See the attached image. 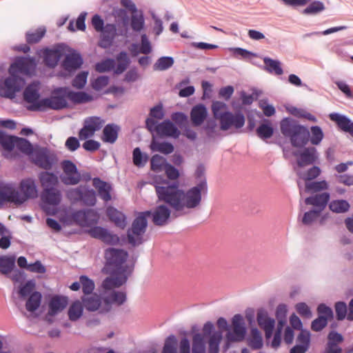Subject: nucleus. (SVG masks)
I'll return each mask as SVG.
<instances>
[{"instance_id":"obj_1","label":"nucleus","mask_w":353,"mask_h":353,"mask_svg":"<svg viewBox=\"0 0 353 353\" xmlns=\"http://www.w3.org/2000/svg\"><path fill=\"white\" fill-rule=\"evenodd\" d=\"M205 167L199 164L195 171L196 185L187 191L179 188L178 183H170L168 180L161 181L160 185L157 181L154 185L159 201L171 207L176 213L184 209H194L198 207L202 199V194L208 193V184L205 175Z\"/></svg>"},{"instance_id":"obj_2","label":"nucleus","mask_w":353,"mask_h":353,"mask_svg":"<svg viewBox=\"0 0 353 353\" xmlns=\"http://www.w3.org/2000/svg\"><path fill=\"white\" fill-rule=\"evenodd\" d=\"M280 129L282 134L290 139L292 145L294 148H303L309 141L310 131L292 118L283 119L280 122Z\"/></svg>"},{"instance_id":"obj_3","label":"nucleus","mask_w":353,"mask_h":353,"mask_svg":"<svg viewBox=\"0 0 353 353\" xmlns=\"http://www.w3.org/2000/svg\"><path fill=\"white\" fill-rule=\"evenodd\" d=\"M128 254L122 249L109 248L105 250V264L104 270L107 274H128L133 267L124 265Z\"/></svg>"},{"instance_id":"obj_4","label":"nucleus","mask_w":353,"mask_h":353,"mask_svg":"<svg viewBox=\"0 0 353 353\" xmlns=\"http://www.w3.org/2000/svg\"><path fill=\"white\" fill-rule=\"evenodd\" d=\"M151 214L150 210L139 212L127 231V238L129 244L133 247L139 246L144 241L143 235L148 227L147 218Z\"/></svg>"},{"instance_id":"obj_5","label":"nucleus","mask_w":353,"mask_h":353,"mask_svg":"<svg viewBox=\"0 0 353 353\" xmlns=\"http://www.w3.org/2000/svg\"><path fill=\"white\" fill-rule=\"evenodd\" d=\"M25 85V80L19 75L9 73V76L0 81V96L12 99L16 94L21 90Z\"/></svg>"},{"instance_id":"obj_6","label":"nucleus","mask_w":353,"mask_h":353,"mask_svg":"<svg viewBox=\"0 0 353 353\" xmlns=\"http://www.w3.org/2000/svg\"><path fill=\"white\" fill-rule=\"evenodd\" d=\"M61 192L57 188H48L42 190L41 200L42 209L48 214H54L55 211L51 210V206H57L61 201Z\"/></svg>"},{"instance_id":"obj_7","label":"nucleus","mask_w":353,"mask_h":353,"mask_svg":"<svg viewBox=\"0 0 353 353\" xmlns=\"http://www.w3.org/2000/svg\"><path fill=\"white\" fill-rule=\"evenodd\" d=\"M72 220L81 227H90L97 223L99 214L92 209H83L71 213Z\"/></svg>"},{"instance_id":"obj_8","label":"nucleus","mask_w":353,"mask_h":353,"mask_svg":"<svg viewBox=\"0 0 353 353\" xmlns=\"http://www.w3.org/2000/svg\"><path fill=\"white\" fill-rule=\"evenodd\" d=\"M59 88H55L50 97L41 99V108L40 111H44L46 109L59 110L68 108V102L65 99L66 94L58 92Z\"/></svg>"},{"instance_id":"obj_9","label":"nucleus","mask_w":353,"mask_h":353,"mask_svg":"<svg viewBox=\"0 0 353 353\" xmlns=\"http://www.w3.org/2000/svg\"><path fill=\"white\" fill-rule=\"evenodd\" d=\"M232 332L227 333V341L232 343L243 341L246 334V327L243 316L240 314H235L232 319Z\"/></svg>"},{"instance_id":"obj_10","label":"nucleus","mask_w":353,"mask_h":353,"mask_svg":"<svg viewBox=\"0 0 353 353\" xmlns=\"http://www.w3.org/2000/svg\"><path fill=\"white\" fill-rule=\"evenodd\" d=\"M89 234L96 239L101 241L107 245H116L119 243L120 239L117 234L110 232L108 229L101 226H94L89 230Z\"/></svg>"},{"instance_id":"obj_11","label":"nucleus","mask_w":353,"mask_h":353,"mask_svg":"<svg viewBox=\"0 0 353 353\" xmlns=\"http://www.w3.org/2000/svg\"><path fill=\"white\" fill-rule=\"evenodd\" d=\"M33 163L38 167L46 170H51L56 163V158L50 156L46 148H39L32 153Z\"/></svg>"},{"instance_id":"obj_12","label":"nucleus","mask_w":353,"mask_h":353,"mask_svg":"<svg viewBox=\"0 0 353 353\" xmlns=\"http://www.w3.org/2000/svg\"><path fill=\"white\" fill-rule=\"evenodd\" d=\"M219 120L222 130H227L232 126L239 129L245 124V117L241 112L233 114L230 112H223Z\"/></svg>"},{"instance_id":"obj_13","label":"nucleus","mask_w":353,"mask_h":353,"mask_svg":"<svg viewBox=\"0 0 353 353\" xmlns=\"http://www.w3.org/2000/svg\"><path fill=\"white\" fill-rule=\"evenodd\" d=\"M34 59L32 57H17L10 65L8 72L15 75L19 74H28L34 66Z\"/></svg>"},{"instance_id":"obj_14","label":"nucleus","mask_w":353,"mask_h":353,"mask_svg":"<svg viewBox=\"0 0 353 353\" xmlns=\"http://www.w3.org/2000/svg\"><path fill=\"white\" fill-rule=\"evenodd\" d=\"M294 155L297 157L296 163L300 168L314 164L319 158L314 147H303L302 150L294 152Z\"/></svg>"},{"instance_id":"obj_15","label":"nucleus","mask_w":353,"mask_h":353,"mask_svg":"<svg viewBox=\"0 0 353 353\" xmlns=\"http://www.w3.org/2000/svg\"><path fill=\"white\" fill-rule=\"evenodd\" d=\"M40 94L36 85H28L23 91V99L31 105L28 110L31 111H40L41 108V99H39Z\"/></svg>"},{"instance_id":"obj_16","label":"nucleus","mask_w":353,"mask_h":353,"mask_svg":"<svg viewBox=\"0 0 353 353\" xmlns=\"http://www.w3.org/2000/svg\"><path fill=\"white\" fill-rule=\"evenodd\" d=\"M65 49L62 44H59L54 48H46L43 51V62L50 68H55L61 58L64 55Z\"/></svg>"},{"instance_id":"obj_17","label":"nucleus","mask_w":353,"mask_h":353,"mask_svg":"<svg viewBox=\"0 0 353 353\" xmlns=\"http://www.w3.org/2000/svg\"><path fill=\"white\" fill-rule=\"evenodd\" d=\"M83 63V60L81 54L73 51L65 56L61 66L65 71L72 73L79 69Z\"/></svg>"},{"instance_id":"obj_18","label":"nucleus","mask_w":353,"mask_h":353,"mask_svg":"<svg viewBox=\"0 0 353 353\" xmlns=\"http://www.w3.org/2000/svg\"><path fill=\"white\" fill-rule=\"evenodd\" d=\"M117 26L114 23H106L104 26V29L101 30L100 39L99 41V46L103 49H107L110 48L117 34Z\"/></svg>"},{"instance_id":"obj_19","label":"nucleus","mask_w":353,"mask_h":353,"mask_svg":"<svg viewBox=\"0 0 353 353\" xmlns=\"http://www.w3.org/2000/svg\"><path fill=\"white\" fill-rule=\"evenodd\" d=\"M21 191L18 192V205L23 203L30 198H35L37 196V190L34 181L30 179L23 180L21 182Z\"/></svg>"},{"instance_id":"obj_20","label":"nucleus","mask_w":353,"mask_h":353,"mask_svg":"<svg viewBox=\"0 0 353 353\" xmlns=\"http://www.w3.org/2000/svg\"><path fill=\"white\" fill-rule=\"evenodd\" d=\"M170 214L171 210L168 206L161 204L157 205L153 211H151L150 216H152V222L155 225L163 226L168 223Z\"/></svg>"},{"instance_id":"obj_21","label":"nucleus","mask_w":353,"mask_h":353,"mask_svg":"<svg viewBox=\"0 0 353 353\" xmlns=\"http://www.w3.org/2000/svg\"><path fill=\"white\" fill-rule=\"evenodd\" d=\"M131 274L132 270H130L128 274H110L111 276L105 278L103 281L101 286L105 290H110L114 288H119L126 283L128 276Z\"/></svg>"},{"instance_id":"obj_22","label":"nucleus","mask_w":353,"mask_h":353,"mask_svg":"<svg viewBox=\"0 0 353 353\" xmlns=\"http://www.w3.org/2000/svg\"><path fill=\"white\" fill-rule=\"evenodd\" d=\"M58 92L64 93L72 103L81 104L91 101L93 98L91 95L85 92H74L70 90L68 87L59 88Z\"/></svg>"},{"instance_id":"obj_23","label":"nucleus","mask_w":353,"mask_h":353,"mask_svg":"<svg viewBox=\"0 0 353 353\" xmlns=\"http://www.w3.org/2000/svg\"><path fill=\"white\" fill-rule=\"evenodd\" d=\"M329 117L331 121L335 122L339 128L353 137V121L350 118L336 112L330 114Z\"/></svg>"},{"instance_id":"obj_24","label":"nucleus","mask_w":353,"mask_h":353,"mask_svg":"<svg viewBox=\"0 0 353 353\" xmlns=\"http://www.w3.org/2000/svg\"><path fill=\"white\" fill-rule=\"evenodd\" d=\"M181 132L170 120H165L157 125V134L160 137H169L177 139Z\"/></svg>"},{"instance_id":"obj_25","label":"nucleus","mask_w":353,"mask_h":353,"mask_svg":"<svg viewBox=\"0 0 353 353\" xmlns=\"http://www.w3.org/2000/svg\"><path fill=\"white\" fill-rule=\"evenodd\" d=\"M106 214L109 220L114 223L116 227L123 230L127 225V217L117 208L110 206L106 210Z\"/></svg>"},{"instance_id":"obj_26","label":"nucleus","mask_w":353,"mask_h":353,"mask_svg":"<svg viewBox=\"0 0 353 353\" xmlns=\"http://www.w3.org/2000/svg\"><path fill=\"white\" fill-rule=\"evenodd\" d=\"M208 116L206 107L203 104L194 105L190 111V120L194 127L201 125Z\"/></svg>"},{"instance_id":"obj_27","label":"nucleus","mask_w":353,"mask_h":353,"mask_svg":"<svg viewBox=\"0 0 353 353\" xmlns=\"http://www.w3.org/2000/svg\"><path fill=\"white\" fill-rule=\"evenodd\" d=\"M330 198V193L323 192L321 194H317L314 196L307 197L305 199V203L306 205H311L318 208L319 209L317 211H320L321 213L327 205Z\"/></svg>"},{"instance_id":"obj_28","label":"nucleus","mask_w":353,"mask_h":353,"mask_svg":"<svg viewBox=\"0 0 353 353\" xmlns=\"http://www.w3.org/2000/svg\"><path fill=\"white\" fill-rule=\"evenodd\" d=\"M93 186L97 190L99 196L105 202L111 200L110 191L112 190L111 185L105 181H102L98 177H95L92 180Z\"/></svg>"},{"instance_id":"obj_29","label":"nucleus","mask_w":353,"mask_h":353,"mask_svg":"<svg viewBox=\"0 0 353 353\" xmlns=\"http://www.w3.org/2000/svg\"><path fill=\"white\" fill-rule=\"evenodd\" d=\"M67 304L68 299L65 296H55L52 297L49 303L47 318L54 316L61 312L67 306Z\"/></svg>"},{"instance_id":"obj_30","label":"nucleus","mask_w":353,"mask_h":353,"mask_svg":"<svg viewBox=\"0 0 353 353\" xmlns=\"http://www.w3.org/2000/svg\"><path fill=\"white\" fill-rule=\"evenodd\" d=\"M81 301L85 310L90 312L97 311L101 305V298L97 293L83 295Z\"/></svg>"},{"instance_id":"obj_31","label":"nucleus","mask_w":353,"mask_h":353,"mask_svg":"<svg viewBox=\"0 0 353 353\" xmlns=\"http://www.w3.org/2000/svg\"><path fill=\"white\" fill-rule=\"evenodd\" d=\"M18 191L10 185L0 188V205L5 202L14 203L18 205Z\"/></svg>"},{"instance_id":"obj_32","label":"nucleus","mask_w":353,"mask_h":353,"mask_svg":"<svg viewBox=\"0 0 353 353\" xmlns=\"http://www.w3.org/2000/svg\"><path fill=\"white\" fill-rule=\"evenodd\" d=\"M39 179L43 190L57 188L59 183L58 176L53 172H49L48 171L41 172L39 174Z\"/></svg>"},{"instance_id":"obj_33","label":"nucleus","mask_w":353,"mask_h":353,"mask_svg":"<svg viewBox=\"0 0 353 353\" xmlns=\"http://www.w3.org/2000/svg\"><path fill=\"white\" fill-rule=\"evenodd\" d=\"M126 301V294L123 292L112 291L110 294L103 299L105 305V312L111 308V304L115 303L118 305L123 304Z\"/></svg>"},{"instance_id":"obj_34","label":"nucleus","mask_w":353,"mask_h":353,"mask_svg":"<svg viewBox=\"0 0 353 353\" xmlns=\"http://www.w3.org/2000/svg\"><path fill=\"white\" fill-rule=\"evenodd\" d=\"M120 128L114 123L107 124L103 130L102 140L105 143H114L118 138Z\"/></svg>"},{"instance_id":"obj_35","label":"nucleus","mask_w":353,"mask_h":353,"mask_svg":"<svg viewBox=\"0 0 353 353\" xmlns=\"http://www.w3.org/2000/svg\"><path fill=\"white\" fill-rule=\"evenodd\" d=\"M116 60L118 63L114 70V73L119 75L126 70L131 63V60L125 51H121L117 54Z\"/></svg>"},{"instance_id":"obj_36","label":"nucleus","mask_w":353,"mask_h":353,"mask_svg":"<svg viewBox=\"0 0 353 353\" xmlns=\"http://www.w3.org/2000/svg\"><path fill=\"white\" fill-rule=\"evenodd\" d=\"M82 192V198L80 201L81 204L88 207L94 206L97 203L96 192L92 189H89L88 188L83 186Z\"/></svg>"},{"instance_id":"obj_37","label":"nucleus","mask_w":353,"mask_h":353,"mask_svg":"<svg viewBox=\"0 0 353 353\" xmlns=\"http://www.w3.org/2000/svg\"><path fill=\"white\" fill-rule=\"evenodd\" d=\"M248 345L254 350H260L263 347L262 335L257 328L251 329V338L248 340Z\"/></svg>"},{"instance_id":"obj_38","label":"nucleus","mask_w":353,"mask_h":353,"mask_svg":"<svg viewBox=\"0 0 353 353\" xmlns=\"http://www.w3.org/2000/svg\"><path fill=\"white\" fill-rule=\"evenodd\" d=\"M15 266L14 256H0V273L4 275L10 274Z\"/></svg>"},{"instance_id":"obj_39","label":"nucleus","mask_w":353,"mask_h":353,"mask_svg":"<svg viewBox=\"0 0 353 353\" xmlns=\"http://www.w3.org/2000/svg\"><path fill=\"white\" fill-rule=\"evenodd\" d=\"M130 26L133 31L139 32L145 26V18L142 10L133 13L130 18Z\"/></svg>"},{"instance_id":"obj_40","label":"nucleus","mask_w":353,"mask_h":353,"mask_svg":"<svg viewBox=\"0 0 353 353\" xmlns=\"http://www.w3.org/2000/svg\"><path fill=\"white\" fill-rule=\"evenodd\" d=\"M264 69L269 73H274L276 75H281L283 71L281 66V63L278 60H274L270 57H264Z\"/></svg>"},{"instance_id":"obj_41","label":"nucleus","mask_w":353,"mask_h":353,"mask_svg":"<svg viewBox=\"0 0 353 353\" xmlns=\"http://www.w3.org/2000/svg\"><path fill=\"white\" fill-rule=\"evenodd\" d=\"M41 299L42 295L39 292H33L26 301V310L31 312L36 311L41 305Z\"/></svg>"},{"instance_id":"obj_42","label":"nucleus","mask_w":353,"mask_h":353,"mask_svg":"<svg viewBox=\"0 0 353 353\" xmlns=\"http://www.w3.org/2000/svg\"><path fill=\"white\" fill-rule=\"evenodd\" d=\"M83 305L79 300L74 301L68 309V317L72 321H77L83 314Z\"/></svg>"},{"instance_id":"obj_43","label":"nucleus","mask_w":353,"mask_h":353,"mask_svg":"<svg viewBox=\"0 0 353 353\" xmlns=\"http://www.w3.org/2000/svg\"><path fill=\"white\" fill-rule=\"evenodd\" d=\"M256 134L261 139H270L274 133V129L268 120H265L256 128Z\"/></svg>"},{"instance_id":"obj_44","label":"nucleus","mask_w":353,"mask_h":353,"mask_svg":"<svg viewBox=\"0 0 353 353\" xmlns=\"http://www.w3.org/2000/svg\"><path fill=\"white\" fill-rule=\"evenodd\" d=\"M222 332L216 331L209 338L208 353H219V345L222 340Z\"/></svg>"},{"instance_id":"obj_45","label":"nucleus","mask_w":353,"mask_h":353,"mask_svg":"<svg viewBox=\"0 0 353 353\" xmlns=\"http://www.w3.org/2000/svg\"><path fill=\"white\" fill-rule=\"evenodd\" d=\"M152 151H158L164 154H170L174 152V145L169 142H159L153 140L150 145Z\"/></svg>"},{"instance_id":"obj_46","label":"nucleus","mask_w":353,"mask_h":353,"mask_svg":"<svg viewBox=\"0 0 353 353\" xmlns=\"http://www.w3.org/2000/svg\"><path fill=\"white\" fill-rule=\"evenodd\" d=\"M328 188V183L325 180L321 181H310L305 183L304 190L306 193L318 192L327 190Z\"/></svg>"},{"instance_id":"obj_47","label":"nucleus","mask_w":353,"mask_h":353,"mask_svg":"<svg viewBox=\"0 0 353 353\" xmlns=\"http://www.w3.org/2000/svg\"><path fill=\"white\" fill-rule=\"evenodd\" d=\"M46 30L44 27H39L32 32H27L26 39L28 44H34L39 43L46 34Z\"/></svg>"},{"instance_id":"obj_48","label":"nucleus","mask_w":353,"mask_h":353,"mask_svg":"<svg viewBox=\"0 0 353 353\" xmlns=\"http://www.w3.org/2000/svg\"><path fill=\"white\" fill-rule=\"evenodd\" d=\"M174 63L172 57H161L153 65L154 71H164L170 68Z\"/></svg>"},{"instance_id":"obj_49","label":"nucleus","mask_w":353,"mask_h":353,"mask_svg":"<svg viewBox=\"0 0 353 353\" xmlns=\"http://www.w3.org/2000/svg\"><path fill=\"white\" fill-rule=\"evenodd\" d=\"M202 130L205 132L208 141L213 140L219 135L217 131V125L214 120H208L202 128Z\"/></svg>"},{"instance_id":"obj_50","label":"nucleus","mask_w":353,"mask_h":353,"mask_svg":"<svg viewBox=\"0 0 353 353\" xmlns=\"http://www.w3.org/2000/svg\"><path fill=\"white\" fill-rule=\"evenodd\" d=\"M192 353H205V342L201 333H196L192 337Z\"/></svg>"},{"instance_id":"obj_51","label":"nucleus","mask_w":353,"mask_h":353,"mask_svg":"<svg viewBox=\"0 0 353 353\" xmlns=\"http://www.w3.org/2000/svg\"><path fill=\"white\" fill-rule=\"evenodd\" d=\"M321 170L319 166L314 165L306 172H297L299 177L305 182H310L313 179H315L321 174Z\"/></svg>"},{"instance_id":"obj_52","label":"nucleus","mask_w":353,"mask_h":353,"mask_svg":"<svg viewBox=\"0 0 353 353\" xmlns=\"http://www.w3.org/2000/svg\"><path fill=\"white\" fill-rule=\"evenodd\" d=\"M350 203L343 199L334 200L329 204L330 210L335 213H345L349 210Z\"/></svg>"},{"instance_id":"obj_53","label":"nucleus","mask_w":353,"mask_h":353,"mask_svg":"<svg viewBox=\"0 0 353 353\" xmlns=\"http://www.w3.org/2000/svg\"><path fill=\"white\" fill-rule=\"evenodd\" d=\"M17 137L7 135L0 131V143L2 147L8 151H12L16 145Z\"/></svg>"},{"instance_id":"obj_54","label":"nucleus","mask_w":353,"mask_h":353,"mask_svg":"<svg viewBox=\"0 0 353 353\" xmlns=\"http://www.w3.org/2000/svg\"><path fill=\"white\" fill-rule=\"evenodd\" d=\"M61 182L66 185H74L78 184L81 181V174L78 172L74 173H63L60 176Z\"/></svg>"},{"instance_id":"obj_55","label":"nucleus","mask_w":353,"mask_h":353,"mask_svg":"<svg viewBox=\"0 0 353 353\" xmlns=\"http://www.w3.org/2000/svg\"><path fill=\"white\" fill-rule=\"evenodd\" d=\"M148 160V156L146 154L142 153L139 148H135L132 152L133 163L139 167H143Z\"/></svg>"},{"instance_id":"obj_56","label":"nucleus","mask_w":353,"mask_h":353,"mask_svg":"<svg viewBox=\"0 0 353 353\" xmlns=\"http://www.w3.org/2000/svg\"><path fill=\"white\" fill-rule=\"evenodd\" d=\"M323 137L324 134L321 127L314 125L310 128L309 141H310L312 144L319 145Z\"/></svg>"},{"instance_id":"obj_57","label":"nucleus","mask_w":353,"mask_h":353,"mask_svg":"<svg viewBox=\"0 0 353 353\" xmlns=\"http://www.w3.org/2000/svg\"><path fill=\"white\" fill-rule=\"evenodd\" d=\"M177 339L173 334L168 336L164 343L162 353H177Z\"/></svg>"},{"instance_id":"obj_58","label":"nucleus","mask_w":353,"mask_h":353,"mask_svg":"<svg viewBox=\"0 0 353 353\" xmlns=\"http://www.w3.org/2000/svg\"><path fill=\"white\" fill-rule=\"evenodd\" d=\"M15 147L23 153L29 155L32 154L34 151L32 145L28 140L18 137L16 141Z\"/></svg>"},{"instance_id":"obj_59","label":"nucleus","mask_w":353,"mask_h":353,"mask_svg":"<svg viewBox=\"0 0 353 353\" xmlns=\"http://www.w3.org/2000/svg\"><path fill=\"white\" fill-rule=\"evenodd\" d=\"M36 283L34 280H29L25 284L19 288L18 293L21 299H25L34 292Z\"/></svg>"},{"instance_id":"obj_60","label":"nucleus","mask_w":353,"mask_h":353,"mask_svg":"<svg viewBox=\"0 0 353 353\" xmlns=\"http://www.w3.org/2000/svg\"><path fill=\"white\" fill-rule=\"evenodd\" d=\"M325 10V6L320 1H314L303 10V14L306 15L316 14Z\"/></svg>"},{"instance_id":"obj_61","label":"nucleus","mask_w":353,"mask_h":353,"mask_svg":"<svg viewBox=\"0 0 353 353\" xmlns=\"http://www.w3.org/2000/svg\"><path fill=\"white\" fill-rule=\"evenodd\" d=\"M166 160L162 156L159 154H154L150 159L151 170L154 172H159L163 170L165 168Z\"/></svg>"},{"instance_id":"obj_62","label":"nucleus","mask_w":353,"mask_h":353,"mask_svg":"<svg viewBox=\"0 0 353 353\" xmlns=\"http://www.w3.org/2000/svg\"><path fill=\"white\" fill-rule=\"evenodd\" d=\"M115 68V61L113 59L108 58L99 62L95 65V69L99 72H105L113 70Z\"/></svg>"},{"instance_id":"obj_63","label":"nucleus","mask_w":353,"mask_h":353,"mask_svg":"<svg viewBox=\"0 0 353 353\" xmlns=\"http://www.w3.org/2000/svg\"><path fill=\"white\" fill-rule=\"evenodd\" d=\"M80 283L83 295L93 293L95 285L91 279L85 275H81L80 276Z\"/></svg>"},{"instance_id":"obj_64","label":"nucleus","mask_w":353,"mask_h":353,"mask_svg":"<svg viewBox=\"0 0 353 353\" xmlns=\"http://www.w3.org/2000/svg\"><path fill=\"white\" fill-rule=\"evenodd\" d=\"M88 71H81L77 74L72 81V85L77 89H82L87 83Z\"/></svg>"}]
</instances>
